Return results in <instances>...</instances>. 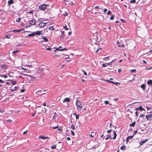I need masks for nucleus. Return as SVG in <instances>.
<instances>
[{"label":"nucleus","mask_w":152,"mask_h":152,"mask_svg":"<svg viewBox=\"0 0 152 152\" xmlns=\"http://www.w3.org/2000/svg\"><path fill=\"white\" fill-rule=\"evenodd\" d=\"M6 121L8 122H11L12 121V120H7Z\"/></svg>","instance_id":"5fc2aeb1"},{"label":"nucleus","mask_w":152,"mask_h":152,"mask_svg":"<svg viewBox=\"0 0 152 152\" xmlns=\"http://www.w3.org/2000/svg\"><path fill=\"white\" fill-rule=\"evenodd\" d=\"M18 89V87L17 86L15 87L14 88L10 89L11 91H16Z\"/></svg>","instance_id":"f8f14e48"},{"label":"nucleus","mask_w":152,"mask_h":152,"mask_svg":"<svg viewBox=\"0 0 152 152\" xmlns=\"http://www.w3.org/2000/svg\"><path fill=\"white\" fill-rule=\"evenodd\" d=\"M135 110H140V111L144 110V109H143L142 107L141 106H139L138 107L136 108Z\"/></svg>","instance_id":"423d86ee"},{"label":"nucleus","mask_w":152,"mask_h":152,"mask_svg":"<svg viewBox=\"0 0 152 152\" xmlns=\"http://www.w3.org/2000/svg\"><path fill=\"white\" fill-rule=\"evenodd\" d=\"M4 112V110H0V112L3 113Z\"/></svg>","instance_id":"69168bd1"},{"label":"nucleus","mask_w":152,"mask_h":152,"mask_svg":"<svg viewBox=\"0 0 152 152\" xmlns=\"http://www.w3.org/2000/svg\"><path fill=\"white\" fill-rule=\"evenodd\" d=\"M112 131V130H109L107 131V132L108 133H110Z\"/></svg>","instance_id":"c03bdc74"},{"label":"nucleus","mask_w":152,"mask_h":152,"mask_svg":"<svg viewBox=\"0 0 152 152\" xmlns=\"http://www.w3.org/2000/svg\"><path fill=\"white\" fill-rule=\"evenodd\" d=\"M21 19V18H17L16 19V21L17 22H19L20 20Z\"/></svg>","instance_id":"7c9ffc66"},{"label":"nucleus","mask_w":152,"mask_h":152,"mask_svg":"<svg viewBox=\"0 0 152 152\" xmlns=\"http://www.w3.org/2000/svg\"><path fill=\"white\" fill-rule=\"evenodd\" d=\"M108 58H108V57H104V58H103V60H104V61H106V60H105V59H108Z\"/></svg>","instance_id":"de8ad7c7"},{"label":"nucleus","mask_w":152,"mask_h":152,"mask_svg":"<svg viewBox=\"0 0 152 152\" xmlns=\"http://www.w3.org/2000/svg\"><path fill=\"white\" fill-rule=\"evenodd\" d=\"M136 122H134L130 125V127H134L135 124Z\"/></svg>","instance_id":"4be33fe9"},{"label":"nucleus","mask_w":152,"mask_h":152,"mask_svg":"<svg viewBox=\"0 0 152 152\" xmlns=\"http://www.w3.org/2000/svg\"><path fill=\"white\" fill-rule=\"evenodd\" d=\"M110 12H110V11L109 10L107 12V15H109L110 14Z\"/></svg>","instance_id":"6e6d98bb"},{"label":"nucleus","mask_w":152,"mask_h":152,"mask_svg":"<svg viewBox=\"0 0 152 152\" xmlns=\"http://www.w3.org/2000/svg\"><path fill=\"white\" fill-rule=\"evenodd\" d=\"M76 105L77 110L78 111L80 110L82 107L81 102L80 101L78 100L77 98H76Z\"/></svg>","instance_id":"f257e3e1"},{"label":"nucleus","mask_w":152,"mask_h":152,"mask_svg":"<svg viewBox=\"0 0 152 152\" xmlns=\"http://www.w3.org/2000/svg\"><path fill=\"white\" fill-rule=\"evenodd\" d=\"M35 35L34 33L29 34H28V36L29 37H34Z\"/></svg>","instance_id":"aec40b11"},{"label":"nucleus","mask_w":152,"mask_h":152,"mask_svg":"<svg viewBox=\"0 0 152 152\" xmlns=\"http://www.w3.org/2000/svg\"><path fill=\"white\" fill-rule=\"evenodd\" d=\"M64 28L66 30H68L69 29V28H68L66 26H64Z\"/></svg>","instance_id":"49530a36"},{"label":"nucleus","mask_w":152,"mask_h":152,"mask_svg":"<svg viewBox=\"0 0 152 152\" xmlns=\"http://www.w3.org/2000/svg\"><path fill=\"white\" fill-rule=\"evenodd\" d=\"M112 139V137L110 135H108V136H107L105 138V139L106 140H107L108 139Z\"/></svg>","instance_id":"393cba45"},{"label":"nucleus","mask_w":152,"mask_h":152,"mask_svg":"<svg viewBox=\"0 0 152 152\" xmlns=\"http://www.w3.org/2000/svg\"><path fill=\"white\" fill-rule=\"evenodd\" d=\"M39 138H41L43 140H44L48 138V137H44V136H39Z\"/></svg>","instance_id":"2eb2a0df"},{"label":"nucleus","mask_w":152,"mask_h":152,"mask_svg":"<svg viewBox=\"0 0 152 152\" xmlns=\"http://www.w3.org/2000/svg\"><path fill=\"white\" fill-rule=\"evenodd\" d=\"M64 15L65 16H67L68 15V13L66 12H65L64 14Z\"/></svg>","instance_id":"052dcab7"},{"label":"nucleus","mask_w":152,"mask_h":152,"mask_svg":"<svg viewBox=\"0 0 152 152\" xmlns=\"http://www.w3.org/2000/svg\"><path fill=\"white\" fill-rule=\"evenodd\" d=\"M100 49V48H98L96 50V52L97 53L99 52V50Z\"/></svg>","instance_id":"13d9d810"},{"label":"nucleus","mask_w":152,"mask_h":152,"mask_svg":"<svg viewBox=\"0 0 152 152\" xmlns=\"http://www.w3.org/2000/svg\"><path fill=\"white\" fill-rule=\"evenodd\" d=\"M135 115H136L137 117L138 116V112L136 111L135 112Z\"/></svg>","instance_id":"bf43d9fd"},{"label":"nucleus","mask_w":152,"mask_h":152,"mask_svg":"<svg viewBox=\"0 0 152 152\" xmlns=\"http://www.w3.org/2000/svg\"><path fill=\"white\" fill-rule=\"evenodd\" d=\"M133 135H132V136H129L126 139L127 141H128L129 139H132L133 138Z\"/></svg>","instance_id":"6ab92c4d"},{"label":"nucleus","mask_w":152,"mask_h":152,"mask_svg":"<svg viewBox=\"0 0 152 152\" xmlns=\"http://www.w3.org/2000/svg\"><path fill=\"white\" fill-rule=\"evenodd\" d=\"M113 134H114V137L113 138V139L114 140H115L116 138V137L117 136V135L116 134L115 131L113 132Z\"/></svg>","instance_id":"a211bd4d"},{"label":"nucleus","mask_w":152,"mask_h":152,"mask_svg":"<svg viewBox=\"0 0 152 152\" xmlns=\"http://www.w3.org/2000/svg\"><path fill=\"white\" fill-rule=\"evenodd\" d=\"M114 18V15H113L111 17H110V19L111 20H113Z\"/></svg>","instance_id":"c9c22d12"},{"label":"nucleus","mask_w":152,"mask_h":152,"mask_svg":"<svg viewBox=\"0 0 152 152\" xmlns=\"http://www.w3.org/2000/svg\"><path fill=\"white\" fill-rule=\"evenodd\" d=\"M13 3V0H10L8 1V4L10 5Z\"/></svg>","instance_id":"5701e85b"},{"label":"nucleus","mask_w":152,"mask_h":152,"mask_svg":"<svg viewBox=\"0 0 152 152\" xmlns=\"http://www.w3.org/2000/svg\"><path fill=\"white\" fill-rule=\"evenodd\" d=\"M70 101V99L69 98H66L63 100V102L65 103L66 102H69Z\"/></svg>","instance_id":"0eeeda50"},{"label":"nucleus","mask_w":152,"mask_h":152,"mask_svg":"<svg viewBox=\"0 0 152 152\" xmlns=\"http://www.w3.org/2000/svg\"><path fill=\"white\" fill-rule=\"evenodd\" d=\"M61 35L60 36V39L63 41H64L66 39L65 38V35L64 31H61Z\"/></svg>","instance_id":"7ed1b4c3"},{"label":"nucleus","mask_w":152,"mask_h":152,"mask_svg":"<svg viewBox=\"0 0 152 152\" xmlns=\"http://www.w3.org/2000/svg\"><path fill=\"white\" fill-rule=\"evenodd\" d=\"M66 50V48H64L62 50H59L64 51V50Z\"/></svg>","instance_id":"603ef678"},{"label":"nucleus","mask_w":152,"mask_h":152,"mask_svg":"<svg viewBox=\"0 0 152 152\" xmlns=\"http://www.w3.org/2000/svg\"><path fill=\"white\" fill-rule=\"evenodd\" d=\"M131 72H136V70L135 69H132L131 70Z\"/></svg>","instance_id":"e433bc0d"},{"label":"nucleus","mask_w":152,"mask_h":152,"mask_svg":"<svg viewBox=\"0 0 152 152\" xmlns=\"http://www.w3.org/2000/svg\"><path fill=\"white\" fill-rule=\"evenodd\" d=\"M19 51V50H15V51H13L12 52V53L13 54H15L16 53H17Z\"/></svg>","instance_id":"f704fd0d"},{"label":"nucleus","mask_w":152,"mask_h":152,"mask_svg":"<svg viewBox=\"0 0 152 152\" xmlns=\"http://www.w3.org/2000/svg\"><path fill=\"white\" fill-rule=\"evenodd\" d=\"M79 115H76V119H78L79 118Z\"/></svg>","instance_id":"8fccbe9b"},{"label":"nucleus","mask_w":152,"mask_h":152,"mask_svg":"<svg viewBox=\"0 0 152 152\" xmlns=\"http://www.w3.org/2000/svg\"><path fill=\"white\" fill-rule=\"evenodd\" d=\"M47 7V5L45 4H43L42 5H40L39 7V9L41 10H45L46 9Z\"/></svg>","instance_id":"f03ea898"},{"label":"nucleus","mask_w":152,"mask_h":152,"mask_svg":"<svg viewBox=\"0 0 152 152\" xmlns=\"http://www.w3.org/2000/svg\"><path fill=\"white\" fill-rule=\"evenodd\" d=\"M17 82L16 81H14L13 80H12L11 81V83L12 85H14L16 84V83Z\"/></svg>","instance_id":"412c9836"},{"label":"nucleus","mask_w":152,"mask_h":152,"mask_svg":"<svg viewBox=\"0 0 152 152\" xmlns=\"http://www.w3.org/2000/svg\"><path fill=\"white\" fill-rule=\"evenodd\" d=\"M83 74H84V75H87V73L85 71H83Z\"/></svg>","instance_id":"864d4df0"},{"label":"nucleus","mask_w":152,"mask_h":152,"mask_svg":"<svg viewBox=\"0 0 152 152\" xmlns=\"http://www.w3.org/2000/svg\"><path fill=\"white\" fill-rule=\"evenodd\" d=\"M42 32V31H37L34 32V34L35 35H40L41 34V32Z\"/></svg>","instance_id":"6e6552de"},{"label":"nucleus","mask_w":152,"mask_h":152,"mask_svg":"<svg viewBox=\"0 0 152 152\" xmlns=\"http://www.w3.org/2000/svg\"><path fill=\"white\" fill-rule=\"evenodd\" d=\"M130 2L131 3H134L136 2V1H135V0H131L130 1Z\"/></svg>","instance_id":"473e14b6"},{"label":"nucleus","mask_w":152,"mask_h":152,"mask_svg":"<svg viewBox=\"0 0 152 152\" xmlns=\"http://www.w3.org/2000/svg\"><path fill=\"white\" fill-rule=\"evenodd\" d=\"M145 117L148 121H150L151 120H152V113L146 115Z\"/></svg>","instance_id":"20e7f679"},{"label":"nucleus","mask_w":152,"mask_h":152,"mask_svg":"<svg viewBox=\"0 0 152 152\" xmlns=\"http://www.w3.org/2000/svg\"><path fill=\"white\" fill-rule=\"evenodd\" d=\"M117 44L118 45V47H121V46L124 47V45L123 44L121 43L120 44V42L118 41L117 42Z\"/></svg>","instance_id":"ddd939ff"},{"label":"nucleus","mask_w":152,"mask_h":152,"mask_svg":"<svg viewBox=\"0 0 152 152\" xmlns=\"http://www.w3.org/2000/svg\"><path fill=\"white\" fill-rule=\"evenodd\" d=\"M56 145H52L51 147V148L52 149H55L56 148Z\"/></svg>","instance_id":"cd10ccee"},{"label":"nucleus","mask_w":152,"mask_h":152,"mask_svg":"<svg viewBox=\"0 0 152 152\" xmlns=\"http://www.w3.org/2000/svg\"><path fill=\"white\" fill-rule=\"evenodd\" d=\"M104 102L105 104H107L109 103V102L107 101H104Z\"/></svg>","instance_id":"a19ab883"},{"label":"nucleus","mask_w":152,"mask_h":152,"mask_svg":"<svg viewBox=\"0 0 152 152\" xmlns=\"http://www.w3.org/2000/svg\"><path fill=\"white\" fill-rule=\"evenodd\" d=\"M11 37V35L10 34H7L6 37V38L7 39H9Z\"/></svg>","instance_id":"2f4dec72"},{"label":"nucleus","mask_w":152,"mask_h":152,"mask_svg":"<svg viewBox=\"0 0 152 152\" xmlns=\"http://www.w3.org/2000/svg\"><path fill=\"white\" fill-rule=\"evenodd\" d=\"M141 88L143 90H144L145 88V84H142L141 85Z\"/></svg>","instance_id":"b1692460"},{"label":"nucleus","mask_w":152,"mask_h":152,"mask_svg":"<svg viewBox=\"0 0 152 152\" xmlns=\"http://www.w3.org/2000/svg\"><path fill=\"white\" fill-rule=\"evenodd\" d=\"M42 37L43 38V40L45 42H48V39L45 36H42Z\"/></svg>","instance_id":"9b49d317"},{"label":"nucleus","mask_w":152,"mask_h":152,"mask_svg":"<svg viewBox=\"0 0 152 152\" xmlns=\"http://www.w3.org/2000/svg\"><path fill=\"white\" fill-rule=\"evenodd\" d=\"M71 140L70 138L69 137H67V140Z\"/></svg>","instance_id":"e2e57ef3"},{"label":"nucleus","mask_w":152,"mask_h":152,"mask_svg":"<svg viewBox=\"0 0 152 152\" xmlns=\"http://www.w3.org/2000/svg\"><path fill=\"white\" fill-rule=\"evenodd\" d=\"M58 125H57V126H55V127H52V128L53 129H55L58 128Z\"/></svg>","instance_id":"58836bf2"},{"label":"nucleus","mask_w":152,"mask_h":152,"mask_svg":"<svg viewBox=\"0 0 152 152\" xmlns=\"http://www.w3.org/2000/svg\"><path fill=\"white\" fill-rule=\"evenodd\" d=\"M45 26V24L43 22H41L38 24V27L39 28H42Z\"/></svg>","instance_id":"39448f33"},{"label":"nucleus","mask_w":152,"mask_h":152,"mask_svg":"<svg viewBox=\"0 0 152 152\" xmlns=\"http://www.w3.org/2000/svg\"><path fill=\"white\" fill-rule=\"evenodd\" d=\"M145 116V115L143 114H141L140 116V118H143Z\"/></svg>","instance_id":"72a5a7b5"},{"label":"nucleus","mask_w":152,"mask_h":152,"mask_svg":"<svg viewBox=\"0 0 152 152\" xmlns=\"http://www.w3.org/2000/svg\"><path fill=\"white\" fill-rule=\"evenodd\" d=\"M32 26L31 25V24H30V23H28L27 24L26 26V28H28L29 27H30V26Z\"/></svg>","instance_id":"bb28decb"},{"label":"nucleus","mask_w":152,"mask_h":152,"mask_svg":"<svg viewBox=\"0 0 152 152\" xmlns=\"http://www.w3.org/2000/svg\"><path fill=\"white\" fill-rule=\"evenodd\" d=\"M111 83H112L114 84H115L117 86H118V85H120V83H118V82H115L113 81H112V82H111Z\"/></svg>","instance_id":"f3484780"},{"label":"nucleus","mask_w":152,"mask_h":152,"mask_svg":"<svg viewBox=\"0 0 152 152\" xmlns=\"http://www.w3.org/2000/svg\"><path fill=\"white\" fill-rule=\"evenodd\" d=\"M118 99V98H115L114 99V100L116 102V101H117Z\"/></svg>","instance_id":"774afa93"},{"label":"nucleus","mask_w":152,"mask_h":152,"mask_svg":"<svg viewBox=\"0 0 152 152\" xmlns=\"http://www.w3.org/2000/svg\"><path fill=\"white\" fill-rule=\"evenodd\" d=\"M121 149L124 150L126 149V147L124 145L122 146L121 147Z\"/></svg>","instance_id":"a878e982"},{"label":"nucleus","mask_w":152,"mask_h":152,"mask_svg":"<svg viewBox=\"0 0 152 152\" xmlns=\"http://www.w3.org/2000/svg\"><path fill=\"white\" fill-rule=\"evenodd\" d=\"M21 30H14L13 31V32H20Z\"/></svg>","instance_id":"4c0bfd02"},{"label":"nucleus","mask_w":152,"mask_h":152,"mask_svg":"<svg viewBox=\"0 0 152 152\" xmlns=\"http://www.w3.org/2000/svg\"><path fill=\"white\" fill-rule=\"evenodd\" d=\"M102 66L104 67H107V66H106L105 64H103L102 65Z\"/></svg>","instance_id":"09e8293b"},{"label":"nucleus","mask_w":152,"mask_h":152,"mask_svg":"<svg viewBox=\"0 0 152 152\" xmlns=\"http://www.w3.org/2000/svg\"><path fill=\"white\" fill-rule=\"evenodd\" d=\"M107 64L109 65H112V63L111 62H110L108 63H107Z\"/></svg>","instance_id":"a18cd8bd"},{"label":"nucleus","mask_w":152,"mask_h":152,"mask_svg":"<svg viewBox=\"0 0 152 152\" xmlns=\"http://www.w3.org/2000/svg\"><path fill=\"white\" fill-rule=\"evenodd\" d=\"M47 50H51V48H47L46 49Z\"/></svg>","instance_id":"338daca9"},{"label":"nucleus","mask_w":152,"mask_h":152,"mask_svg":"<svg viewBox=\"0 0 152 152\" xmlns=\"http://www.w3.org/2000/svg\"><path fill=\"white\" fill-rule=\"evenodd\" d=\"M47 20L45 19H42V18H39L38 20V21L39 22H42V21H45Z\"/></svg>","instance_id":"4468645a"},{"label":"nucleus","mask_w":152,"mask_h":152,"mask_svg":"<svg viewBox=\"0 0 152 152\" xmlns=\"http://www.w3.org/2000/svg\"><path fill=\"white\" fill-rule=\"evenodd\" d=\"M36 22V21L35 20H31L30 22L29 23L31 24V25H34L35 23Z\"/></svg>","instance_id":"9d476101"},{"label":"nucleus","mask_w":152,"mask_h":152,"mask_svg":"<svg viewBox=\"0 0 152 152\" xmlns=\"http://www.w3.org/2000/svg\"><path fill=\"white\" fill-rule=\"evenodd\" d=\"M148 141V139H146V140H145L142 141L140 142V145H142L143 144L145 143Z\"/></svg>","instance_id":"1a4fd4ad"},{"label":"nucleus","mask_w":152,"mask_h":152,"mask_svg":"<svg viewBox=\"0 0 152 152\" xmlns=\"http://www.w3.org/2000/svg\"><path fill=\"white\" fill-rule=\"evenodd\" d=\"M146 108H147L148 110H150V109L151 108H150V107H146Z\"/></svg>","instance_id":"4d7b16f0"},{"label":"nucleus","mask_w":152,"mask_h":152,"mask_svg":"<svg viewBox=\"0 0 152 152\" xmlns=\"http://www.w3.org/2000/svg\"><path fill=\"white\" fill-rule=\"evenodd\" d=\"M71 134L73 135V136H74L75 135V133H74V132L73 131H71Z\"/></svg>","instance_id":"ea45409f"},{"label":"nucleus","mask_w":152,"mask_h":152,"mask_svg":"<svg viewBox=\"0 0 152 152\" xmlns=\"http://www.w3.org/2000/svg\"><path fill=\"white\" fill-rule=\"evenodd\" d=\"M1 76L2 77H5V78H6V77H7V76L6 75H1Z\"/></svg>","instance_id":"37998d69"},{"label":"nucleus","mask_w":152,"mask_h":152,"mask_svg":"<svg viewBox=\"0 0 152 152\" xmlns=\"http://www.w3.org/2000/svg\"><path fill=\"white\" fill-rule=\"evenodd\" d=\"M107 10V9H104V13H105Z\"/></svg>","instance_id":"79ce46f5"},{"label":"nucleus","mask_w":152,"mask_h":152,"mask_svg":"<svg viewBox=\"0 0 152 152\" xmlns=\"http://www.w3.org/2000/svg\"><path fill=\"white\" fill-rule=\"evenodd\" d=\"M27 130H26V131H25V132H23V134H26L27 133Z\"/></svg>","instance_id":"3c124183"},{"label":"nucleus","mask_w":152,"mask_h":152,"mask_svg":"<svg viewBox=\"0 0 152 152\" xmlns=\"http://www.w3.org/2000/svg\"><path fill=\"white\" fill-rule=\"evenodd\" d=\"M71 128L73 130H74L75 129V126L73 124H72L71 125Z\"/></svg>","instance_id":"c756f323"},{"label":"nucleus","mask_w":152,"mask_h":152,"mask_svg":"<svg viewBox=\"0 0 152 152\" xmlns=\"http://www.w3.org/2000/svg\"><path fill=\"white\" fill-rule=\"evenodd\" d=\"M142 61L145 64H146L147 63L146 61L144 60H143Z\"/></svg>","instance_id":"0e129e2a"},{"label":"nucleus","mask_w":152,"mask_h":152,"mask_svg":"<svg viewBox=\"0 0 152 152\" xmlns=\"http://www.w3.org/2000/svg\"><path fill=\"white\" fill-rule=\"evenodd\" d=\"M48 29L50 30H54V28L53 26H51Z\"/></svg>","instance_id":"c85d7f7f"},{"label":"nucleus","mask_w":152,"mask_h":152,"mask_svg":"<svg viewBox=\"0 0 152 152\" xmlns=\"http://www.w3.org/2000/svg\"><path fill=\"white\" fill-rule=\"evenodd\" d=\"M56 118V116L54 115L52 117L53 119H54Z\"/></svg>","instance_id":"680f3d73"},{"label":"nucleus","mask_w":152,"mask_h":152,"mask_svg":"<svg viewBox=\"0 0 152 152\" xmlns=\"http://www.w3.org/2000/svg\"><path fill=\"white\" fill-rule=\"evenodd\" d=\"M147 84L149 85H152V80H148L147 82Z\"/></svg>","instance_id":"dca6fc26"}]
</instances>
